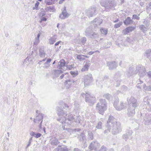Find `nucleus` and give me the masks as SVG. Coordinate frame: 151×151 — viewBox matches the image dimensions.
<instances>
[{
  "instance_id": "412c9836",
  "label": "nucleus",
  "mask_w": 151,
  "mask_h": 151,
  "mask_svg": "<svg viewBox=\"0 0 151 151\" xmlns=\"http://www.w3.org/2000/svg\"><path fill=\"white\" fill-rule=\"evenodd\" d=\"M39 56L41 58H44L45 56V53L42 49H41L39 50Z\"/></svg>"
},
{
  "instance_id": "052dcab7",
  "label": "nucleus",
  "mask_w": 151,
  "mask_h": 151,
  "mask_svg": "<svg viewBox=\"0 0 151 151\" xmlns=\"http://www.w3.org/2000/svg\"><path fill=\"white\" fill-rule=\"evenodd\" d=\"M121 62L120 63V64H119V65H121Z\"/></svg>"
},
{
  "instance_id": "a18cd8bd",
  "label": "nucleus",
  "mask_w": 151,
  "mask_h": 151,
  "mask_svg": "<svg viewBox=\"0 0 151 151\" xmlns=\"http://www.w3.org/2000/svg\"><path fill=\"white\" fill-rule=\"evenodd\" d=\"M63 1H62L61 0H60V1L59 2V4H61L63 3Z\"/></svg>"
},
{
  "instance_id": "bf43d9fd",
  "label": "nucleus",
  "mask_w": 151,
  "mask_h": 151,
  "mask_svg": "<svg viewBox=\"0 0 151 151\" xmlns=\"http://www.w3.org/2000/svg\"><path fill=\"white\" fill-rule=\"evenodd\" d=\"M116 22V21H114V22Z\"/></svg>"
},
{
  "instance_id": "2eb2a0df",
  "label": "nucleus",
  "mask_w": 151,
  "mask_h": 151,
  "mask_svg": "<svg viewBox=\"0 0 151 151\" xmlns=\"http://www.w3.org/2000/svg\"><path fill=\"white\" fill-rule=\"evenodd\" d=\"M102 22V19L99 18L95 19L93 21V23L96 25H99Z\"/></svg>"
},
{
  "instance_id": "f704fd0d",
  "label": "nucleus",
  "mask_w": 151,
  "mask_h": 151,
  "mask_svg": "<svg viewBox=\"0 0 151 151\" xmlns=\"http://www.w3.org/2000/svg\"><path fill=\"white\" fill-rule=\"evenodd\" d=\"M39 39L35 38L34 42V44L35 45H37L39 43Z\"/></svg>"
},
{
  "instance_id": "4468645a",
  "label": "nucleus",
  "mask_w": 151,
  "mask_h": 151,
  "mask_svg": "<svg viewBox=\"0 0 151 151\" xmlns=\"http://www.w3.org/2000/svg\"><path fill=\"white\" fill-rule=\"evenodd\" d=\"M63 71L60 70H55L53 71V74L55 77H58L61 74L63 73Z\"/></svg>"
},
{
  "instance_id": "dca6fc26",
  "label": "nucleus",
  "mask_w": 151,
  "mask_h": 151,
  "mask_svg": "<svg viewBox=\"0 0 151 151\" xmlns=\"http://www.w3.org/2000/svg\"><path fill=\"white\" fill-rule=\"evenodd\" d=\"M51 60L52 59H51L48 58L47 59L46 62L44 64L43 68L46 69H47L49 68L50 66L49 63L51 62Z\"/></svg>"
},
{
  "instance_id": "20e7f679",
  "label": "nucleus",
  "mask_w": 151,
  "mask_h": 151,
  "mask_svg": "<svg viewBox=\"0 0 151 151\" xmlns=\"http://www.w3.org/2000/svg\"><path fill=\"white\" fill-rule=\"evenodd\" d=\"M96 8L94 6H92L88 9L86 10L85 13L88 17H92L95 14Z\"/></svg>"
},
{
  "instance_id": "6e6d98bb",
  "label": "nucleus",
  "mask_w": 151,
  "mask_h": 151,
  "mask_svg": "<svg viewBox=\"0 0 151 151\" xmlns=\"http://www.w3.org/2000/svg\"><path fill=\"white\" fill-rule=\"evenodd\" d=\"M42 25H43V26H44L45 25V24L44 23L43 25V24H42Z\"/></svg>"
},
{
  "instance_id": "9d476101",
  "label": "nucleus",
  "mask_w": 151,
  "mask_h": 151,
  "mask_svg": "<svg viewBox=\"0 0 151 151\" xmlns=\"http://www.w3.org/2000/svg\"><path fill=\"white\" fill-rule=\"evenodd\" d=\"M90 65L91 64L89 61L86 62L83 67L82 68L81 71L82 72L87 71Z\"/></svg>"
},
{
  "instance_id": "39448f33",
  "label": "nucleus",
  "mask_w": 151,
  "mask_h": 151,
  "mask_svg": "<svg viewBox=\"0 0 151 151\" xmlns=\"http://www.w3.org/2000/svg\"><path fill=\"white\" fill-rule=\"evenodd\" d=\"M43 118V116L42 114L39 113L36 117L35 119H34V122L36 123H38L40 122L39 127L40 128L42 127V119Z\"/></svg>"
},
{
  "instance_id": "1a4fd4ad",
  "label": "nucleus",
  "mask_w": 151,
  "mask_h": 151,
  "mask_svg": "<svg viewBox=\"0 0 151 151\" xmlns=\"http://www.w3.org/2000/svg\"><path fill=\"white\" fill-rule=\"evenodd\" d=\"M135 29V27L132 26L128 27L122 31V33L124 35H126L129 32H132Z\"/></svg>"
},
{
  "instance_id": "de8ad7c7",
  "label": "nucleus",
  "mask_w": 151,
  "mask_h": 151,
  "mask_svg": "<svg viewBox=\"0 0 151 151\" xmlns=\"http://www.w3.org/2000/svg\"><path fill=\"white\" fill-rule=\"evenodd\" d=\"M42 62L41 61H40L38 62V63L39 65H41V64Z\"/></svg>"
},
{
  "instance_id": "b1692460",
  "label": "nucleus",
  "mask_w": 151,
  "mask_h": 151,
  "mask_svg": "<svg viewBox=\"0 0 151 151\" xmlns=\"http://www.w3.org/2000/svg\"><path fill=\"white\" fill-rule=\"evenodd\" d=\"M66 68H65V70L66 69H68L69 70H71L73 69L74 68V64H72V65H66Z\"/></svg>"
},
{
  "instance_id": "8fccbe9b",
  "label": "nucleus",
  "mask_w": 151,
  "mask_h": 151,
  "mask_svg": "<svg viewBox=\"0 0 151 151\" xmlns=\"http://www.w3.org/2000/svg\"><path fill=\"white\" fill-rule=\"evenodd\" d=\"M84 57H85L87 58H89V57L86 56V55H84Z\"/></svg>"
},
{
  "instance_id": "cd10ccee",
  "label": "nucleus",
  "mask_w": 151,
  "mask_h": 151,
  "mask_svg": "<svg viewBox=\"0 0 151 151\" xmlns=\"http://www.w3.org/2000/svg\"><path fill=\"white\" fill-rule=\"evenodd\" d=\"M76 58L78 59L80 61H82L84 60V56L83 55H77Z\"/></svg>"
},
{
  "instance_id": "ea45409f",
  "label": "nucleus",
  "mask_w": 151,
  "mask_h": 151,
  "mask_svg": "<svg viewBox=\"0 0 151 151\" xmlns=\"http://www.w3.org/2000/svg\"><path fill=\"white\" fill-rule=\"evenodd\" d=\"M147 75L151 79V71H149L147 73Z\"/></svg>"
},
{
  "instance_id": "0eeeda50",
  "label": "nucleus",
  "mask_w": 151,
  "mask_h": 151,
  "mask_svg": "<svg viewBox=\"0 0 151 151\" xmlns=\"http://www.w3.org/2000/svg\"><path fill=\"white\" fill-rule=\"evenodd\" d=\"M65 61L63 59L61 60L58 63V65L57 66V68L59 69L64 70H65Z\"/></svg>"
},
{
  "instance_id": "2f4dec72",
  "label": "nucleus",
  "mask_w": 151,
  "mask_h": 151,
  "mask_svg": "<svg viewBox=\"0 0 151 151\" xmlns=\"http://www.w3.org/2000/svg\"><path fill=\"white\" fill-rule=\"evenodd\" d=\"M122 22H120L119 23H118L116 24H115L114 26V27L115 28H116L119 27L121 26L122 24Z\"/></svg>"
},
{
  "instance_id": "603ef678",
  "label": "nucleus",
  "mask_w": 151,
  "mask_h": 151,
  "mask_svg": "<svg viewBox=\"0 0 151 151\" xmlns=\"http://www.w3.org/2000/svg\"><path fill=\"white\" fill-rule=\"evenodd\" d=\"M55 61L53 63H52V64H55Z\"/></svg>"
},
{
  "instance_id": "aec40b11",
  "label": "nucleus",
  "mask_w": 151,
  "mask_h": 151,
  "mask_svg": "<svg viewBox=\"0 0 151 151\" xmlns=\"http://www.w3.org/2000/svg\"><path fill=\"white\" fill-rule=\"evenodd\" d=\"M56 0H45V3L47 5H50L54 4Z\"/></svg>"
},
{
  "instance_id": "f257e3e1",
  "label": "nucleus",
  "mask_w": 151,
  "mask_h": 151,
  "mask_svg": "<svg viewBox=\"0 0 151 151\" xmlns=\"http://www.w3.org/2000/svg\"><path fill=\"white\" fill-rule=\"evenodd\" d=\"M101 5L104 7L106 11L111 9L115 5L114 0H105L100 3Z\"/></svg>"
},
{
  "instance_id": "5fc2aeb1",
  "label": "nucleus",
  "mask_w": 151,
  "mask_h": 151,
  "mask_svg": "<svg viewBox=\"0 0 151 151\" xmlns=\"http://www.w3.org/2000/svg\"><path fill=\"white\" fill-rule=\"evenodd\" d=\"M36 113H39V111H36Z\"/></svg>"
},
{
  "instance_id": "f03ea898",
  "label": "nucleus",
  "mask_w": 151,
  "mask_h": 151,
  "mask_svg": "<svg viewBox=\"0 0 151 151\" xmlns=\"http://www.w3.org/2000/svg\"><path fill=\"white\" fill-rule=\"evenodd\" d=\"M83 79L84 85L86 86L88 85L93 81V78L92 75L88 74L85 75Z\"/></svg>"
},
{
  "instance_id": "4be33fe9",
  "label": "nucleus",
  "mask_w": 151,
  "mask_h": 151,
  "mask_svg": "<svg viewBox=\"0 0 151 151\" xmlns=\"http://www.w3.org/2000/svg\"><path fill=\"white\" fill-rule=\"evenodd\" d=\"M139 28L144 33H145L148 29L147 28L145 27L143 25H140L139 26Z\"/></svg>"
},
{
  "instance_id": "f8f14e48",
  "label": "nucleus",
  "mask_w": 151,
  "mask_h": 151,
  "mask_svg": "<svg viewBox=\"0 0 151 151\" xmlns=\"http://www.w3.org/2000/svg\"><path fill=\"white\" fill-rule=\"evenodd\" d=\"M107 64L109 67V69L110 70H112L115 68L117 66V64L115 62H109L107 63Z\"/></svg>"
},
{
  "instance_id": "864d4df0",
  "label": "nucleus",
  "mask_w": 151,
  "mask_h": 151,
  "mask_svg": "<svg viewBox=\"0 0 151 151\" xmlns=\"http://www.w3.org/2000/svg\"><path fill=\"white\" fill-rule=\"evenodd\" d=\"M96 52H99V53H100L99 51H98V50H96Z\"/></svg>"
},
{
  "instance_id": "a19ab883",
  "label": "nucleus",
  "mask_w": 151,
  "mask_h": 151,
  "mask_svg": "<svg viewBox=\"0 0 151 151\" xmlns=\"http://www.w3.org/2000/svg\"><path fill=\"white\" fill-rule=\"evenodd\" d=\"M40 35H41L40 33V32L38 34V35H37V37L35 38L39 39V37Z\"/></svg>"
},
{
  "instance_id": "6e6552de",
  "label": "nucleus",
  "mask_w": 151,
  "mask_h": 151,
  "mask_svg": "<svg viewBox=\"0 0 151 151\" xmlns=\"http://www.w3.org/2000/svg\"><path fill=\"white\" fill-rule=\"evenodd\" d=\"M82 95L83 97H85L86 101L87 103H90L91 101L94 99V98L91 97L89 94L88 93H83L82 94Z\"/></svg>"
},
{
  "instance_id": "49530a36",
  "label": "nucleus",
  "mask_w": 151,
  "mask_h": 151,
  "mask_svg": "<svg viewBox=\"0 0 151 151\" xmlns=\"http://www.w3.org/2000/svg\"><path fill=\"white\" fill-rule=\"evenodd\" d=\"M46 58H45L44 59H43V60H41V61L42 62H44L46 60Z\"/></svg>"
},
{
  "instance_id": "bb28decb",
  "label": "nucleus",
  "mask_w": 151,
  "mask_h": 151,
  "mask_svg": "<svg viewBox=\"0 0 151 151\" xmlns=\"http://www.w3.org/2000/svg\"><path fill=\"white\" fill-rule=\"evenodd\" d=\"M100 30L102 34L105 35H106L107 34L108 30L107 29L102 28L100 29Z\"/></svg>"
},
{
  "instance_id": "ddd939ff",
  "label": "nucleus",
  "mask_w": 151,
  "mask_h": 151,
  "mask_svg": "<svg viewBox=\"0 0 151 151\" xmlns=\"http://www.w3.org/2000/svg\"><path fill=\"white\" fill-rule=\"evenodd\" d=\"M57 39V36L56 35L50 37L49 39V43L50 44H53L56 41Z\"/></svg>"
},
{
  "instance_id": "13d9d810",
  "label": "nucleus",
  "mask_w": 151,
  "mask_h": 151,
  "mask_svg": "<svg viewBox=\"0 0 151 151\" xmlns=\"http://www.w3.org/2000/svg\"><path fill=\"white\" fill-rule=\"evenodd\" d=\"M38 1H41L42 0H38Z\"/></svg>"
},
{
  "instance_id": "9b49d317",
  "label": "nucleus",
  "mask_w": 151,
  "mask_h": 151,
  "mask_svg": "<svg viewBox=\"0 0 151 151\" xmlns=\"http://www.w3.org/2000/svg\"><path fill=\"white\" fill-rule=\"evenodd\" d=\"M74 81L73 80H67L65 82V84L67 88H69L71 86L72 83H74Z\"/></svg>"
},
{
  "instance_id": "473e14b6",
  "label": "nucleus",
  "mask_w": 151,
  "mask_h": 151,
  "mask_svg": "<svg viewBox=\"0 0 151 151\" xmlns=\"http://www.w3.org/2000/svg\"><path fill=\"white\" fill-rule=\"evenodd\" d=\"M40 19L39 21L40 23H42V21H45L47 20V18L45 17H40Z\"/></svg>"
},
{
  "instance_id": "680f3d73",
  "label": "nucleus",
  "mask_w": 151,
  "mask_h": 151,
  "mask_svg": "<svg viewBox=\"0 0 151 151\" xmlns=\"http://www.w3.org/2000/svg\"><path fill=\"white\" fill-rule=\"evenodd\" d=\"M97 81L96 82V84H97Z\"/></svg>"
},
{
  "instance_id": "3c124183",
  "label": "nucleus",
  "mask_w": 151,
  "mask_h": 151,
  "mask_svg": "<svg viewBox=\"0 0 151 151\" xmlns=\"http://www.w3.org/2000/svg\"><path fill=\"white\" fill-rule=\"evenodd\" d=\"M124 0H121V2L122 3H123Z\"/></svg>"
},
{
  "instance_id": "393cba45",
  "label": "nucleus",
  "mask_w": 151,
  "mask_h": 151,
  "mask_svg": "<svg viewBox=\"0 0 151 151\" xmlns=\"http://www.w3.org/2000/svg\"><path fill=\"white\" fill-rule=\"evenodd\" d=\"M41 12L39 14V17H42L45 16V12L43 9H42L40 10Z\"/></svg>"
},
{
  "instance_id": "c03bdc74",
  "label": "nucleus",
  "mask_w": 151,
  "mask_h": 151,
  "mask_svg": "<svg viewBox=\"0 0 151 151\" xmlns=\"http://www.w3.org/2000/svg\"><path fill=\"white\" fill-rule=\"evenodd\" d=\"M137 88H140V84H138L137 86Z\"/></svg>"
},
{
  "instance_id": "a211bd4d",
  "label": "nucleus",
  "mask_w": 151,
  "mask_h": 151,
  "mask_svg": "<svg viewBox=\"0 0 151 151\" xmlns=\"http://www.w3.org/2000/svg\"><path fill=\"white\" fill-rule=\"evenodd\" d=\"M146 70L144 69L143 70L140 69L138 73V75L141 77H143L146 75Z\"/></svg>"
},
{
  "instance_id": "e433bc0d",
  "label": "nucleus",
  "mask_w": 151,
  "mask_h": 151,
  "mask_svg": "<svg viewBox=\"0 0 151 151\" xmlns=\"http://www.w3.org/2000/svg\"><path fill=\"white\" fill-rule=\"evenodd\" d=\"M133 18L134 19H136L137 20H139V16H138L136 14H134L133 15Z\"/></svg>"
},
{
  "instance_id": "5701e85b",
  "label": "nucleus",
  "mask_w": 151,
  "mask_h": 151,
  "mask_svg": "<svg viewBox=\"0 0 151 151\" xmlns=\"http://www.w3.org/2000/svg\"><path fill=\"white\" fill-rule=\"evenodd\" d=\"M31 135L34 136L36 138L40 137L41 136V134L39 133H35V132H31Z\"/></svg>"
},
{
  "instance_id": "c756f323",
  "label": "nucleus",
  "mask_w": 151,
  "mask_h": 151,
  "mask_svg": "<svg viewBox=\"0 0 151 151\" xmlns=\"http://www.w3.org/2000/svg\"><path fill=\"white\" fill-rule=\"evenodd\" d=\"M151 54V50L150 49L147 50L145 52V56L148 57Z\"/></svg>"
},
{
  "instance_id": "58836bf2",
  "label": "nucleus",
  "mask_w": 151,
  "mask_h": 151,
  "mask_svg": "<svg viewBox=\"0 0 151 151\" xmlns=\"http://www.w3.org/2000/svg\"><path fill=\"white\" fill-rule=\"evenodd\" d=\"M130 99L131 100V101L133 100V102L132 101V102L131 103L132 104H134L135 103L136 100L134 98L132 97Z\"/></svg>"
},
{
  "instance_id": "7c9ffc66",
  "label": "nucleus",
  "mask_w": 151,
  "mask_h": 151,
  "mask_svg": "<svg viewBox=\"0 0 151 151\" xmlns=\"http://www.w3.org/2000/svg\"><path fill=\"white\" fill-rule=\"evenodd\" d=\"M39 4V2L38 1H37L35 4V6L33 8V9L37 10Z\"/></svg>"
},
{
  "instance_id": "37998d69",
  "label": "nucleus",
  "mask_w": 151,
  "mask_h": 151,
  "mask_svg": "<svg viewBox=\"0 0 151 151\" xmlns=\"http://www.w3.org/2000/svg\"><path fill=\"white\" fill-rule=\"evenodd\" d=\"M64 74H62L60 77V78L61 79H62L64 76Z\"/></svg>"
},
{
  "instance_id": "c85d7f7f",
  "label": "nucleus",
  "mask_w": 151,
  "mask_h": 151,
  "mask_svg": "<svg viewBox=\"0 0 151 151\" xmlns=\"http://www.w3.org/2000/svg\"><path fill=\"white\" fill-rule=\"evenodd\" d=\"M70 73L71 74L73 77H76L78 75V72L77 71H71L70 72Z\"/></svg>"
},
{
  "instance_id": "4d7b16f0",
  "label": "nucleus",
  "mask_w": 151,
  "mask_h": 151,
  "mask_svg": "<svg viewBox=\"0 0 151 151\" xmlns=\"http://www.w3.org/2000/svg\"><path fill=\"white\" fill-rule=\"evenodd\" d=\"M150 17H151V13L150 14Z\"/></svg>"
},
{
  "instance_id": "4c0bfd02",
  "label": "nucleus",
  "mask_w": 151,
  "mask_h": 151,
  "mask_svg": "<svg viewBox=\"0 0 151 151\" xmlns=\"http://www.w3.org/2000/svg\"><path fill=\"white\" fill-rule=\"evenodd\" d=\"M81 42L84 44L86 41V38L85 37H83L81 39Z\"/></svg>"
},
{
  "instance_id": "c9c22d12",
  "label": "nucleus",
  "mask_w": 151,
  "mask_h": 151,
  "mask_svg": "<svg viewBox=\"0 0 151 151\" xmlns=\"http://www.w3.org/2000/svg\"><path fill=\"white\" fill-rule=\"evenodd\" d=\"M63 42H62L61 41H58L55 43V46H56L59 45V44H60V45H62L63 44Z\"/></svg>"
},
{
  "instance_id": "79ce46f5",
  "label": "nucleus",
  "mask_w": 151,
  "mask_h": 151,
  "mask_svg": "<svg viewBox=\"0 0 151 151\" xmlns=\"http://www.w3.org/2000/svg\"><path fill=\"white\" fill-rule=\"evenodd\" d=\"M94 52L90 51L88 52V54L90 55H91L93 54Z\"/></svg>"
},
{
  "instance_id": "f3484780",
  "label": "nucleus",
  "mask_w": 151,
  "mask_h": 151,
  "mask_svg": "<svg viewBox=\"0 0 151 151\" xmlns=\"http://www.w3.org/2000/svg\"><path fill=\"white\" fill-rule=\"evenodd\" d=\"M32 62L31 59L27 58L23 62V64L26 65H28L30 64H32Z\"/></svg>"
},
{
  "instance_id": "72a5a7b5",
  "label": "nucleus",
  "mask_w": 151,
  "mask_h": 151,
  "mask_svg": "<svg viewBox=\"0 0 151 151\" xmlns=\"http://www.w3.org/2000/svg\"><path fill=\"white\" fill-rule=\"evenodd\" d=\"M104 96L105 98L108 100L111 98V95L109 94H106Z\"/></svg>"
},
{
  "instance_id": "7ed1b4c3",
  "label": "nucleus",
  "mask_w": 151,
  "mask_h": 151,
  "mask_svg": "<svg viewBox=\"0 0 151 151\" xmlns=\"http://www.w3.org/2000/svg\"><path fill=\"white\" fill-rule=\"evenodd\" d=\"M86 35L89 36L91 38H95L98 37L97 33L95 32H93L90 28H88L86 31Z\"/></svg>"
},
{
  "instance_id": "09e8293b",
  "label": "nucleus",
  "mask_w": 151,
  "mask_h": 151,
  "mask_svg": "<svg viewBox=\"0 0 151 151\" xmlns=\"http://www.w3.org/2000/svg\"><path fill=\"white\" fill-rule=\"evenodd\" d=\"M59 23H58L57 24V27L58 28L59 27Z\"/></svg>"
},
{
  "instance_id": "6ab92c4d",
  "label": "nucleus",
  "mask_w": 151,
  "mask_h": 151,
  "mask_svg": "<svg viewBox=\"0 0 151 151\" xmlns=\"http://www.w3.org/2000/svg\"><path fill=\"white\" fill-rule=\"evenodd\" d=\"M132 22V20L131 18L129 17H128L124 22V24L126 25H127L131 24Z\"/></svg>"
},
{
  "instance_id": "423d86ee",
  "label": "nucleus",
  "mask_w": 151,
  "mask_h": 151,
  "mask_svg": "<svg viewBox=\"0 0 151 151\" xmlns=\"http://www.w3.org/2000/svg\"><path fill=\"white\" fill-rule=\"evenodd\" d=\"M69 16V14L66 12V7H64L62 13L60 14L59 17L61 19H65L68 18Z\"/></svg>"
},
{
  "instance_id": "a878e982",
  "label": "nucleus",
  "mask_w": 151,
  "mask_h": 151,
  "mask_svg": "<svg viewBox=\"0 0 151 151\" xmlns=\"http://www.w3.org/2000/svg\"><path fill=\"white\" fill-rule=\"evenodd\" d=\"M46 9L47 11H50L51 12H54L55 10L54 8L52 6H50L47 7Z\"/></svg>"
}]
</instances>
